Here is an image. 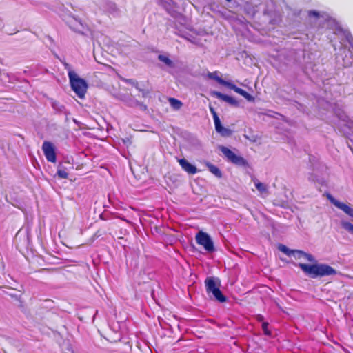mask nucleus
I'll return each mask as SVG.
<instances>
[{
  "label": "nucleus",
  "instance_id": "f257e3e1",
  "mask_svg": "<svg viewBox=\"0 0 353 353\" xmlns=\"http://www.w3.org/2000/svg\"><path fill=\"white\" fill-rule=\"evenodd\" d=\"M299 266L312 278L336 274V270L327 264L307 265L299 263Z\"/></svg>",
  "mask_w": 353,
  "mask_h": 353
},
{
  "label": "nucleus",
  "instance_id": "f03ea898",
  "mask_svg": "<svg viewBox=\"0 0 353 353\" xmlns=\"http://www.w3.org/2000/svg\"><path fill=\"white\" fill-rule=\"evenodd\" d=\"M68 77L72 90L80 99L84 98L88 89L86 81L72 70L68 72Z\"/></svg>",
  "mask_w": 353,
  "mask_h": 353
},
{
  "label": "nucleus",
  "instance_id": "7ed1b4c3",
  "mask_svg": "<svg viewBox=\"0 0 353 353\" xmlns=\"http://www.w3.org/2000/svg\"><path fill=\"white\" fill-rule=\"evenodd\" d=\"M219 74H220V73L218 71H215L213 72H208V77L209 79H212L216 81L219 83H220L222 85H224L231 90H233L236 93L243 96L248 101H254V97L253 96H252L251 94H250L249 93H248L243 89L236 87L232 83H231L230 81H226L222 79L220 77Z\"/></svg>",
  "mask_w": 353,
  "mask_h": 353
},
{
  "label": "nucleus",
  "instance_id": "20e7f679",
  "mask_svg": "<svg viewBox=\"0 0 353 353\" xmlns=\"http://www.w3.org/2000/svg\"><path fill=\"white\" fill-rule=\"evenodd\" d=\"M63 20L70 29L77 33L87 35L90 32L88 25L83 22V21L79 18L75 17L72 15H66L64 17Z\"/></svg>",
  "mask_w": 353,
  "mask_h": 353
},
{
  "label": "nucleus",
  "instance_id": "39448f33",
  "mask_svg": "<svg viewBox=\"0 0 353 353\" xmlns=\"http://www.w3.org/2000/svg\"><path fill=\"white\" fill-rule=\"evenodd\" d=\"M206 290L208 293H212L214 298L221 303L225 302L226 299L219 290L220 281L216 278H207L205 281Z\"/></svg>",
  "mask_w": 353,
  "mask_h": 353
},
{
  "label": "nucleus",
  "instance_id": "423d86ee",
  "mask_svg": "<svg viewBox=\"0 0 353 353\" xmlns=\"http://www.w3.org/2000/svg\"><path fill=\"white\" fill-rule=\"evenodd\" d=\"M279 250L288 256H292L295 259L314 261V258L311 254L298 250H290L284 245H279Z\"/></svg>",
  "mask_w": 353,
  "mask_h": 353
},
{
  "label": "nucleus",
  "instance_id": "0eeeda50",
  "mask_svg": "<svg viewBox=\"0 0 353 353\" xmlns=\"http://www.w3.org/2000/svg\"><path fill=\"white\" fill-rule=\"evenodd\" d=\"M195 241L196 243L202 246L206 252H212L214 251L213 241L206 232L199 231L195 236Z\"/></svg>",
  "mask_w": 353,
  "mask_h": 353
},
{
  "label": "nucleus",
  "instance_id": "6e6552de",
  "mask_svg": "<svg viewBox=\"0 0 353 353\" xmlns=\"http://www.w3.org/2000/svg\"><path fill=\"white\" fill-rule=\"evenodd\" d=\"M42 150L47 160L50 162L56 161V154L54 145L49 141H44Z\"/></svg>",
  "mask_w": 353,
  "mask_h": 353
},
{
  "label": "nucleus",
  "instance_id": "1a4fd4ad",
  "mask_svg": "<svg viewBox=\"0 0 353 353\" xmlns=\"http://www.w3.org/2000/svg\"><path fill=\"white\" fill-rule=\"evenodd\" d=\"M221 150L222 153L227 157L231 162L235 164H241L243 163V159L235 154L232 150L225 147H221Z\"/></svg>",
  "mask_w": 353,
  "mask_h": 353
},
{
  "label": "nucleus",
  "instance_id": "9d476101",
  "mask_svg": "<svg viewBox=\"0 0 353 353\" xmlns=\"http://www.w3.org/2000/svg\"><path fill=\"white\" fill-rule=\"evenodd\" d=\"M330 200L336 208L343 210L350 216L353 217V208H352L350 205L344 203H341L332 197H330Z\"/></svg>",
  "mask_w": 353,
  "mask_h": 353
},
{
  "label": "nucleus",
  "instance_id": "9b49d317",
  "mask_svg": "<svg viewBox=\"0 0 353 353\" xmlns=\"http://www.w3.org/2000/svg\"><path fill=\"white\" fill-rule=\"evenodd\" d=\"M212 95L219 99H221V100L227 102L228 103H229L232 105H234V106L239 105V102L234 98L230 97L228 95L222 94L220 92L213 91L212 92Z\"/></svg>",
  "mask_w": 353,
  "mask_h": 353
},
{
  "label": "nucleus",
  "instance_id": "f8f14e48",
  "mask_svg": "<svg viewBox=\"0 0 353 353\" xmlns=\"http://www.w3.org/2000/svg\"><path fill=\"white\" fill-rule=\"evenodd\" d=\"M252 181L254 184L256 189L259 191L260 195L263 197H266L269 194L268 185L265 183L260 182L256 179H253Z\"/></svg>",
  "mask_w": 353,
  "mask_h": 353
},
{
  "label": "nucleus",
  "instance_id": "ddd939ff",
  "mask_svg": "<svg viewBox=\"0 0 353 353\" xmlns=\"http://www.w3.org/2000/svg\"><path fill=\"white\" fill-rule=\"evenodd\" d=\"M178 162L179 165L181 166V168L188 173L194 174L197 172L196 168L190 163H189L186 159H181L178 160Z\"/></svg>",
  "mask_w": 353,
  "mask_h": 353
},
{
  "label": "nucleus",
  "instance_id": "4468645a",
  "mask_svg": "<svg viewBox=\"0 0 353 353\" xmlns=\"http://www.w3.org/2000/svg\"><path fill=\"white\" fill-rule=\"evenodd\" d=\"M208 168L210 171L211 173H212L214 176H216L218 178H221L222 176V173L221 170L215 165L208 163L206 164Z\"/></svg>",
  "mask_w": 353,
  "mask_h": 353
},
{
  "label": "nucleus",
  "instance_id": "2eb2a0df",
  "mask_svg": "<svg viewBox=\"0 0 353 353\" xmlns=\"http://www.w3.org/2000/svg\"><path fill=\"white\" fill-rule=\"evenodd\" d=\"M119 99L121 100H122L123 101H124L128 105L131 106V107L137 106L139 103L137 101L131 99H130L129 97L125 96V95L121 94L119 96Z\"/></svg>",
  "mask_w": 353,
  "mask_h": 353
},
{
  "label": "nucleus",
  "instance_id": "dca6fc26",
  "mask_svg": "<svg viewBox=\"0 0 353 353\" xmlns=\"http://www.w3.org/2000/svg\"><path fill=\"white\" fill-rule=\"evenodd\" d=\"M168 101L171 107L174 110H179L182 107L181 101L178 99L174 98H170Z\"/></svg>",
  "mask_w": 353,
  "mask_h": 353
},
{
  "label": "nucleus",
  "instance_id": "f3484780",
  "mask_svg": "<svg viewBox=\"0 0 353 353\" xmlns=\"http://www.w3.org/2000/svg\"><path fill=\"white\" fill-rule=\"evenodd\" d=\"M341 225L343 229L348 232L353 234V224L346 221H341Z\"/></svg>",
  "mask_w": 353,
  "mask_h": 353
},
{
  "label": "nucleus",
  "instance_id": "a211bd4d",
  "mask_svg": "<svg viewBox=\"0 0 353 353\" xmlns=\"http://www.w3.org/2000/svg\"><path fill=\"white\" fill-rule=\"evenodd\" d=\"M215 129H216V132H218L223 136H228L230 134V131L228 129L223 128L222 126L221 123L219 124V126L218 125L215 126Z\"/></svg>",
  "mask_w": 353,
  "mask_h": 353
},
{
  "label": "nucleus",
  "instance_id": "6ab92c4d",
  "mask_svg": "<svg viewBox=\"0 0 353 353\" xmlns=\"http://www.w3.org/2000/svg\"><path fill=\"white\" fill-rule=\"evenodd\" d=\"M159 59L165 63L167 65H172V61L166 56L165 55H159Z\"/></svg>",
  "mask_w": 353,
  "mask_h": 353
},
{
  "label": "nucleus",
  "instance_id": "aec40b11",
  "mask_svg": "<svg viewBox=\"0 0 353 353\" xmlns=\"http://www.w3.org/2000/svg\"><path fill=\"white\" fill-rule=\"evenodd\" d=\"M57 175L61 179H67L68 176V172L65 170L59 168L57 170Z\"/></svg>",
  "mask_w": 353,
  "mask_h": 353
},
{
  "label": "nucleus",
  "instance_id": "412c9836",
  "mask_svg": "<svg viewBox=\"0 0 353 353\" xmlns=\"http://www.w3.org/2000/svg\"><path fill=\"white\" fill-rule=\"evenodd\" d=\"M308 15L310 17L318 18L320 16V13L319 12H317V11H315V10H310L308 12Z\"/></svg>",
  "mask_w": 353,
  "mask_h": 353
},
{
  "label": "nucleus",
  "instance_id": "4be33fe9",
  "mask_svg": "<svg viewBox=\"0 0 353 353\" xmlns=\"http://www.w3.org/2000/svg\"><path fill=\"white\" fill-rule=\"evenodd\" d=\"M268 323H263L262 325V328H263L264 333L266 335H270V332L268 330Z\"/></svg>",
  "mask_w": 353,
  "mask_h": 353
},
{
  "label": "nucleus",
  "instance_id": "5701e85b",
  "mask_svg": "<svg viewBox=\"0 0 353 353\" xmlns=\"http://www.w3.org/2000/svg\"><path fill=\"white\" fill-rule=\"evenodd\" d=\"M213 119H214V125L215 126H216V125L219 126V124H221V121H220L219 117L216 116V117H213Z\"/></svg>",
  "mask_w": 353,
  "mask_h": 353
},
{
  "label": "nucleus",
  "instance_id": "b1692460",
  "mask_svg": "<svg viewBox=\"0 0 353 353\" xmlns=\"http://www.w3.org/2000/svg\"><path fill=\"white\" fill-rule=\"evenodd\" d=\"M126 82L130 83L132 86H134L137 89H138L137 83L134 82V81L128 80V81H126Z\"/></svg>",
  "mask_w": 353,
  "mask_h": 353
},
{
  "label": "nucleus",
  "instance_id": "393cba45",
  "mask_svg": "<svg viewBox=\"0 0 353 353\" xmlns=\"http://www.w3.org/2000/svg\"><path fill=\"white\" fill-rule=\"evenodd\" d=\"M210 111L212 113L213 117L218 116L214 109L211 106H210Z\"/></svg>",
  "mask_w": 353,
  "mask_h": 353
},
{
  "label": "nucleus",
  "instance_id": "a878e982",
  "mask_svg": "<svg viewBox=\"0 0 353 353\" xmlns=\"http://www.w3.org/2000/svg\"><path fill=\"white\" fill-rule=\"evenodd\" d=\"M2 26H3V21L1 19H0V28H2Z\"/></svg>",
  "mask_w": 353,
  "mask_h": 353
},
{
  "label": "nucleus",
  "instance_id": "bb28decb",
  "mask_svg": "<svg viewBox=\"0 0 353 353\" xmlns=\"http://www.w3.org/2000/svg\"><path fill=\"white\" fill-rule=\"evenodd\" d=\"M262 319V316H259V319L261 320Z\"/></svg>",
  "mask_w": 353,
  "mask_h": 353
},
{
  "label": "nucleus",
  "instance_id": "cd10ccee",
  "mask_svg": "<svg viewBox=\"0 0 353 353\" xmlns=\"http://www.w3.org/2000/svg\"><path fill=\"white\" fill-rule=\"evenodd\" d=\"M55 105H56V103H53V107H54V108H55Z\"/></svg>",
  "mask_w": 353,
  "mask_h": 353
},
{
  "label": "nucleus",
  "instance_id": "c85d7f7f",
  "mask_svg": "<svg viewBox=\"0 0 353 353\" xmlns=\"http://www.w3.org/2000/svg\"><path fill=\"white\" fill-rule=\"evenodd\" d=\"M228 1H230V0H227Z\"/></svg>",
  "mask_w": 353,
  "mask_h": 353
}]
</instances>
